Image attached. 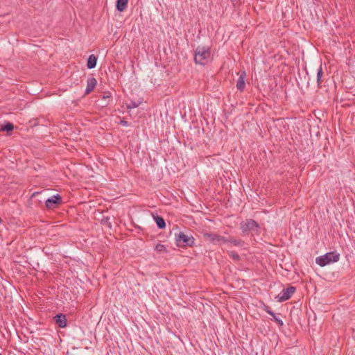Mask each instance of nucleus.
Returning <instances> with one entry per match:
<instances>
[{
	"label": "nucleus",
	"mask_w": 355,
	"mask_h": 355,
	"mask_svg": "<svg viewBox=\"0 0 355 355\" xmlns=\"http://www.w3.org/2000/svg\"><path fill=\"white\" fill-rule=\"evenodd\" d=\"M111 97H112V96H111V94H110V92H105V93L103 94V97H102V99L105 101V100H107V99H110V98H111Z\"/></svg>",
	"instance_id": "b1692460"
},
{
	"label": "nucleus",
	"mask_w": 355,
	"mask_h": 355,
	"mask_svg": "<svg viewBox=\"0 0 355 355\" xmlns=\"http://www.w3.org/2000/svg\"><path fill=\"white\" fill-rule=\"evenodd\" d=\"M262 309L269 315H274V312L271 310L270 307L268 306V305L263 304L262 306Z\"/></svg>",
	"instance_id": "aec40b11"
},
{
	"label": "nucleus",
	"mask_w": 355,
	"mask_h": 355,
	"mask_svg": "<svg viewBox=\"0 0 355 355\" xmlns=\"http://www.w3.org/2000/svg\"><path fill=\"white\" fill-rule=\"evenodd\" d=\"M1 223V218H0V223Z\"/></svg>",
	"instance_id": "bb28decb"
},
{
	"label": "nucleus",
	"mask_w": 355,
	"mask_h": 355,
	"mask_svg": "<svg viewBox=\"0 0 355 355\" xmlns=\"http://www.w3.org/2000/svg\"><path fill=\"white\" fill-rule=\"evenodd\" d=\"M295 291L296 288L295 286H290L288 288L284 289L282 292L276 297V298L279 302H285L291 298Z\"/></svg>",
	"instance_id": "423d86ee"
},
{
	"label": "nucleus",
	"mask_w": 355,
	"mask_h": 355,
	"mask_svg": "<svg viewBox=\"0 0 355 355\" xmlns=\"http://www.w3.org/2000/svg\"><path fill=\"white\" fill-rule=\"evenodd\" d=\"M227 238H225L224 236H218V245H220L222 243H227Z\"/></svg>",
	"instance_id": "5701e85b"
},
{
	"label": "nucleus",
	"mask_w": 355,
	"mask_h": 355,
	"mask_svg": "<svg viewBox=\"0 0 355 355\" xmlns=\"http://www.w3.org/2000/svg\"><path fill=\"white\" fill-rule=\"evenodd\" d=\"M110 220V217H108V216H103V218L101 219V223L103 224V225H105L108 227L111 228L112 227V224H111Z\"/></svg>",
	"instance_id": "6ab92c4d"
},
{
	"label": "nucleus",
	"mask_w": 355,
	"mask_h": 355,
	"mask_svg": "<svg viewBox=\"0 0 355 355\" xmlns=\"http://www.w3.org/2000/svg\"><path fill=\"white\" fill-rule=\"evenodd\" d=\"M272 318H273V320L279 325V326H282L284 324V322L283 321L281 320V319H279L278 318H277V316L275 315V314L274 313V315H272Z\"/></svg>",
	"instance_id": "4be33fe9"
},
{
	"label": "nucleus",
	"mask_w": 355,
	"mask_h": 355,
	"mask_svg": "<svg viewBox=\"0 0 355 355\" xmlns=\"http://www.w3.org/2000/svg\"><path fill=\"white\" fill-rule=\"evenodd\" d=\"M153 218H154V220L157 224V226L159 228V229H164L165 227H166V223H165V220L164 219L159 216V215H153Z\"/></svg>",
	"instance_id": "f8f14e48"
},
{
	"label": "nucleus",
	"mask_w": 355,
	"mask_h": 355,
	"mask_svg": "<svg viewBox=\"0 0 355 355\" xmlns=\"http://www.w3.org/2000/svg\"><path fill=\"white\" fill-rule=\"evenodd\" d=\"M119 124H121L123 126H128L129 125L128 122L124 119L121 120Z\"/></svg>",
	"instance_id": "393cba45"
},
{
	"label": "nucleus",
	"mask_w": 355,
	"mask_h": 355,
	"mask_svg": "<svg viewBox=\"0 0 355 355\" xmlns=\"http://www.w3.org/2000/svg\"><path fill=\"white\" fill-rule=\"evenodd\" d=\"M227 243H230L235 246H243L244 244V241L240 239H235L234 238L230 237L227 238Z\"/></svg>",
	"instance_id": "2eb2a0df"
},
{
	"label": "nucleus",
	"mask_w": 355,
	"mask_h": 355,
	"mask_svg": "<svg viewBox=\"0 0 355 355\" xmlns=\"http://www.w3.org/2000/svg\"><path fill=\"white\" fill-rule=\"evenodd\" d=\"M128 0H116V8L119 12L124 11L128 6Z\"/></svg>",
	"instance_id": "9b49d317"
},
{
	"label": "nucleus",
	"mask_w": 355,
	"mask_h": 355,
	"mask_svg": "<svg viewBox=\"0 0 355 355\" xmlns=\"http://www.w3.org/2000/svg\"><path fill=\"white\" fill-rule=\"evenodd\" d=\"M323 75V71H322V66L320 65L319 67V68L318 69V71H317V83H318V87H320V85L322 83V76Z\"/></svg>",
	"instance_id": "dca6fc26"
},
{
	"label": "nucleus",
	"mask_w": 355,
	"mask_h": 355,
	"mask_svg": "<svg viewBox=\"0 0 355 355\" xmlns=\"http://www.w3.org/2000/svg\"><path fill=\"white\" fill-rule=\"evenodd\" d=\"M176 244L179 247H193L195 245V239L180 232L175 234Z\"/></svg>",
	"instance_id": "7ed1b4c3"
},
{
	"label": "nucleus",
	"mask_w": 355,
	"mask_h": 355,
	"mask_svg": "<svg viewBox=\"0 0 355 355\" xmlns=\"http://www.w3.org/2000/svg\"><path fill=\"white\" fill-rule=\"evenodd\" d=\"M245 76H246L245 71H242L241 73L240 76L236 83V88L241 92L243 91V89L245 88Z\"/></svg>",
	"instance_id": "9d476101"
},
{
	"label": "nucleus",
	"mask_w": 355,
	"mask_h": 355,
	"mask_svg": "<svg viewBox=\"0 0 355 355\" xmlns=\"http://www.w3.org/2000/svg\"><path fill=\"white\" fill-rule=\"evenodd\" d=\"M155 250L159 253L166 252L167 250L164 245L158 243L156 245Z\"/></svg>",
	"instance_id": "a211bd4d"
},
{
	"label": "nucleus",
	"mask_w": 355,
	"mask_h": 355,
	"mask_svg": "<svg viewBox=\"0 0 355 355\" xmlns=\"http://www.w3.org/2000/svg\"><path fill=\"white\" fill-rule=\"evenodd\" d=\"M218 234L212 232L203 233L204 239L215 245L218 244Z\"/></svg>",
	"instance_id": "6e6552de"
},
{
	"label": "nucleus",
	"mask_w": 355,
	"mask_h": 355,
	"mask_svg": "<svg viewBox=\"0 0 355 355\" xmlns=\"http://www.w3.org/2000/svg\"><path fill=\"white\" fill-rule=\"evenodd\" d=\"M340 259V254L336 252H327L322 256L316 258L315 262L320 266L337 262Z\"/></svg>",
	"instance_id": "f03ea898"
},
{
	"label": "nucleus",
	"mask_w": 355,
	"mask_h": 355,
	"mask_svg": "<svg viewBox=\"0 0 355 355\" xmlns=\"http://www.w3.org/2000/svg\"><path fill=\"white\" fill-rule=\"evenodd\" d=\"M140 103H137L135 101H131L129 104H127V109L130 110L132 108L137 107L139 105Z\"/></svg>",
	"instance_id": "412c9836"
},
{
	"label": "nucleus",
	"mask_w": 355,
	"mask_h": 355,
	"mask_svg": "<svg viewBox=\"0 0 355 355\" xmlns=\"http://www.w3.org/2000/svg\"><path fill=\"white\" fill-rule=\"evenodd\" d=\"M62 202V198L59 194L54 195L45 201L46 207L49 209H53L59 207Z\"/></svg>",
	"instance_id": "39448f33"
},
{
	"label": "nucleus",
	"mask_w": 355,
	"mask_h": 355,
	"mask_svg": "<svg viewBox=\"0 0 355 355\" xmlns=\"http://www.w3.org/2000/svg\"><path fill=\"white\" fill-rule=\"evenodd\" d=\"M14 129V125L10 122H7L2 125L0 128L1 131H6L7 132L12 131Z\"/></svg>",
	"instance_id": "4468645a"
},
{
	"label": "nucleus",
	"mask_w": 355,
	"mask_h": 355,
	"mask_svg": "<svg viewBox=\"0 0 355 355\" xmlns=\"http://www.w3.org/2000/svg\"><path fill=\"white\" fill-rule=\"evenodd\" d=\"M39 193H40V192L35 191V192H34V193L32 194L31 197H32V198H33V197H35L36 195H37V194H39Z\"/></svg>",
	"instance_id": "a878e982"
},
{
	"label": "nucleus",
	"mask_w": 355,
	"mask_h": 355,
	"mask_svg": "<svg viewBox=\"0 0 355 355\" xmlns=\"http://www.w3.org/2000/svg\"><path fill=\"white\" fill-rule=\"evenodd\" d=\"M211 55L210 48L198 46L194 54V61L196 64L205 65L208 63Z\"/></svg>",
	"instance_id": "f257e3e1"
},
{
	"label": "nucleus",
	"mask_w": 355,
	"mask_h": 355,
	"mask_svg": "<svg viewBox=\"0 0 355 355\" xmlns=\"http://www.w3.org/2000/svg\"><path fill=\"white\" fill-rule=\"evenodd\" d=\"M53 319H54L55 324H58V326L59 327L64 328L67 327V320L66 315L64 314H63V313L57 314L54 317Z\"/></svg>",
	"instance_id": "0eeeda50"
},
{
	"label": "nucleus",
	"mask_w": 355,
	"mask_h": 355,
	"mask_svg": "<svg viewBox=\"0 0 355 355\" xmlns=\"http://www.w3.org/2000/svg\"><path fill=\"white\" fill-rule=\"evenodd\" d=\"M0 355H2L1 354H0Z\"/></svg>",
	"instance_id": "cd10ccee"
},
{
	"label": "nucleus",
	"mask_w": 355,
	"mask_h": 355,
	"mask_svg": "<svg viewBox=\"0 0 355 355\" xmlns=\"http://www.w3.org/2000/svg\"><path fill=\"white\" fill-rule=\"evenodd\" d=\"M97 81L95 78L90 77L87 81V88L85 90V94H89L96 87Z\"/></svg>",
	"instance_id": "1a4fd4ad"
},
{
	"label": "nucleus",
	"mask_w": 355,
	"mask_h": 355,
	"mask_svg": "<svg viewBox=\"0 0 355 355\" xmlns=\"http://www.w3.org/2000/svg\"><path fill=\"white\" fill-rule=\"evenodd\" d=\"M96 62H97V58L93 54L90 55L87 59V68L89 69H94L96 65Z\"/></svg>",
	"instance_id": "ddd939ff"
},
{
	"label": "nucleus",
	"mask_w": 355,
	"mask_h": 355,
	"mask_svg": "<svg viewBox=\"0 0 355 355\" xmlns=\"http://www.w3.org/2000/svg\"><path fill=\"white\" fill-rule=\"evenodd\" d=\"M259 225L253 219H247L241 223V230L244 234H247L250 231H258Z\"/></svg>",
	"instance_id": "20e7f679"
},
{
	"label": "nucleus",
	"mask_w": 355,
	"mask_h": 355,
	"mask_svg": "<svg viewBox=\"0 0 355 355\" xmlns=\"http://www.w3.org/2000/svg\"><path fill=\"white\" fill-rule=\"evenodd\" d=\"M229 256L232 259V260L235 262H239L241 261V257L238 253L234 251L228 252Z\"/></svg>",
	"instance_id": "f3484780"
}]
</instances>
